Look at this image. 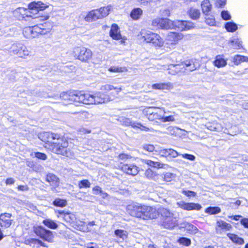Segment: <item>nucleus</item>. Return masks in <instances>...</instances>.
<instances>
[{
  "instance_id": "39",
  "label": "nucleus",
  "mask_w": 248,
  "mask_h": 248,
  "mask_svg": "<svg viewBox=\"0 0 248 248\" xmlns=\"http://www.w3.org/2000/svg\"><path fill=\"white\" fill-rule=\"evenodd\" d=\"M248 62V57L240 55H236L233 58V62L235 65H238L242 62Z\"/></svg>"
},
{
  "instance_id": "46",
  "label": "nucleus",
  "mask_w": 248,
  "mask_h": 248,
  "mask_svg": "<svg viewBox=\"0 0 248 248\" xmlns=\"http://www.w3.org/2000/svg\"><path fill=\"white\" fill-rule=\"evenodd\" d=\"M220 208L218 207H209L206 209L205 212L211 215L217 214L220 213Z\"/></svg>"
},
{
  "instance_id": "60",
  "label": "nucleus",
  "mask_w": 248,
  "mask_h": 248,
  "mask_svg": "<svg viewBox=\"0 0 248 248\" xmlns=\"http://www.w3.org/2000/svg\"><path fill=\"white\" fill-rule=\"evenodd\" d=\"M181 155L185 158L188 159L191 161H194L195 159V156L193 155L185 154H181Z\"/></svg>"
},
{
  "instance_id": "23",
  "label": "nucleus",
  "mask_w": 248,
  "mask_h": 248,
  "mask_svg": "<svg viewBox=\"0 0 248 248\" xmlns=\"http://www.w3.org/2000/svg\"><path fill=\"white\" fill-rule=\"evenodd\" d=\"M177 221L176 218L173 215L162 220V225L166 229H172L177 225Z\"/></svg>"
},
{
  "instance_id": "50",
  "label": "nucleus",
  "mask_w": 248,
  "mask_h": 248,
  "mask_svg": "<svg viewBox=\"0 0 248 248\" xmlns=\"http://www.w3.org/2000/svg\"><path fill=\"white\" fill-rule=\"evenodd\" d=\"M178 242L185 246H189L191 244V240L186 237H181L178 240Z\"/></svg>"
},
{
  "instance_id": "40",
  "label": "nucleus",
  "mask_w": 248,
  "mask_h": 248,
  "mask_svg": "<svg viewBox=\"0 0 248 248\" xmlns=\"http://www.w3.org/2000/svg\"><path fill=\"white\" fill-rule=\"evenodd\" d=\"M111 9L112 6L110 5L98 9L99 11V13H100V16L102 18L107 16L109 14Z\"/></svg>"
},
{
  "instance_id": "27",
  "label": "nucleus",
  "mask_w": 248,
  "mask_h": 248,
  "mask_svg": "<svg viewBox=\"0 0 248 248\" xmlns=\"http://www.w3.org/2000/svg\"><path fill=\"white\" fill-rule=\"evenodd\" d=\"M193 60H187L184 62V71L192 72L196 70L198 67Z\"/></svg>"
},
{
  "instance_id": "56",
  "label": "nucleus",
  "mask_w": 248,
  "mask_h": 248,
  "mask_svg": "<svg viewBox=\"0 0 248 248\" xmlns=\"http://www.w3.org/2000/svg\"><path fill=\"white\" fill-rule=\"evenodd\" d=\"M187 230L189 231L191 233L193 234L196 233L198 231V229L197 227L193 225H189L187 227Z\"/></svg>"
},
{
  "instance_id": "41",
  "label": "nucleus",
  "mask_w": 248,
  "mask_h": 248,
  "mask_svg": "<svg viewBox=\"0 0 248 248\" xmlns=\"http://www.w3.org/2000/svg\"><path fill=\"white\" fill-rule=\"evenodd\" d=\"M43 223L49 228L56 229L58 228V225L54 221L51 219L47 218L43 221Z\"/></svg>"
},
{
  "instance_id": "15",
  "label": "nucleus",
  "mask_w": 248,
  "mask_h": 248,
  "mask_svg": "<svg viewBox=\"0 0 248 248\" xmlns=\"http://www.w3.org/2000/svg\"><path fill=\"white\" fill-rule=\"evenodd\" d=\"M184 35L180 33L170 32L167 37L166 40L171 45H176L178 41L183 38Z\"/></svg>"
},
{
  "instance_id": "42",
  "label": "nucleus",
  "mask_w": 248,
  "mask_h": 248,
  "mask_svg": "<svg viewBox=\"0 0 248 248\" xmlns=\"http://www.w3.org/2000/svg\"><path fill=\"white\" fill-rule=\"evenodd\" d=\"M189 15L193 19H197L200 17L201 13L197 9L191 8L189 11Z\"/></svg>"
},
{
  "instance_id": "22",
  "label": "nucleus",
  "mask_w": 248,
  "mask_h": 248,
  "mask_svg": "<svg viewBox=\"0 0 248 248\" xmlns=\"http://www.w3.org/2000/svg\"><path fill=\"white\" fill-rule=\"evenodd\" d=\"M232 228V225L226 222L220 220L217 222L216 231L218 233H221V231H230Z\"/></svg>"
},
{
  "instance_id": "12",
  "label": "nucleus",
  "mask_w": 248,
  "mask_h": 248,
  "mask_svg": "<svg viewBox=\"0 0 248 248\" xmlns=\"http://www.w3.org/2000/svg\"><path fill=\"white\" fill-rule=\"evenodd\" d=\"M59 98L68 103H77V92H63L61 94Z\"/></svg>"
},
{
  "instance_id": "34",
  "label": "nucleus",
  "mask_w": 248,
  "mask_h": 248,
  "mask_svg": "<svg viewBox=\"0 0 248 248\" xmlns=\"http://www.w3.org/2000/svg\"><path fill=\"white\" fill-rule=\"evenodd\" d=\"M214 65L218 68L225 66L227 62L220 55L216 57V60L214 62Z\"/></svg>"
},
{
  "instance_id": "36",
  "label": "nucleus",
  "mask_w": 248,
  "mask_h": 248,
  "mask_svg": "<svg viewBox=\"0 0 248 248\" xmlns=\"http://www.w3.org/2000/svg\"><path fill=\"white\" fill-rule=\"evenodd\" d=\"M145 176L149 179L156 181L158 179V174L150 169H148L145 172Z\"/></svg>"
},
{
  "instance_id": "62",
  "label": "nucleus",
  "mask_w": 248,
  "mask_h": 248,
  "mask_svg": "<svg viewBox=\"0 0 248 248\" xmlns=\"http://www.w3.org/2000/svg\"><path fill=\"white\" fill-rule=\"evenodd\" d=\"M169 149H162L159 151V154L161 156H169Z\"/></svg>"
},
{
  "instance_id": "57",
  "label": "nucleus",
  "mask_w": 248,
  "mask_h": 248,
  "mask_svg": "<svg viewBox=\"0 0 248 248\" xmlns=\"http://www.w3.org/2000/svg\"><path fill=\"white\" fill-rule=\"evenodd\" d=\"M226 0H216L215 5L217 7L221 8L226 4Z\"/></svg>"
},
{
  "instance_id": "26",
  "label": "nucleus",
  "mask_w": 248,
  "mask_h": 248,
  "mask_svg": "<svg viewBox=\"0 0 248 248\" xmlns=\"http://www.w3.org/2000/svg\"><path fill=\"white\" fill-rule=\"evenodd\" d=\"M152 88L153 89H158V90H170L173 88V85L171 82H167V83H158L154 84L152 85Z\"/></svg>"
},
{
  "instance_id": "14",
  "label": "nucleus",
  "mask_w": 248,
  "mask_h": 248,
  "mask_svg": "<svg viewBox=\"0 0 248 248\" xmlns=\"http://www.w3.org/2000/svg\"><path fill=\"white\" fill-rule=\"evenodd\" d=\"M109 35L113 39L116 40H121L120 42L122 44L124 43L125 39L122 38L117 25L113 24L111 26Z\"/></svg>"
},
{
  "instance_id": "35",
  "label": "nucleus",
  "mask_w": 248,
  "mask_h": 248,
  "mask_svg": "<svg viewBox=\"0 0 248 248\" xmlns=\"http://www.w3.org/2000/svg\"><path fill=\"white\" fill-rule=\"evenodd\" d=\"M23 34L27 38H34L33 27H27L23 29Z\"/></svg>"
},
{
  "instance_id": "55",
  "label": "nucleus",
  "mask_w": 248,
  "mask_h": 248,
  "mask_svg": "<svg viewBox=\"0 0 248 248\" xmlns=\"http://www.w3.org/2000/svg\"><path fill=\"white\" fill-rule=\"evenodd\" d=\"M222 18L225 20L230 19L231 16L227 11H222L221 13Z\"/></svg>"
},
{
  "instance_id": "6",
  "label": "nucleus",
  "mask_w": 248,
  "mask_h": 248,
  "mask_svg": "<svg viewBox=\"0 0 248 248\" xmlns=\"http://www.w3.org/2000/svg\"><path fill=\"white\" fill-rule=\"evenodd\" d=\"M9 52L17 55L20 58H25L31 53L28 47L23 43L17 42L14 43L10 47Z\"/></svg>"
},
{
  "instance_id": "2",
  "label": "nucleus",
  "mask_w": 248,
  "mask_h": 248,
  "mask_svg": "<svg viewBox=\"0 0 248 248\" xmlns=\"http://www.w3.org/2000/svg\"><path fill=\"white\" fill-rule=\"evenodd\" d=\"M152 25L167 30L177 28L182 31L192 30L195 27L194 24L189 21L178 20L171 21L168 18L155 19L152 21Z\"/></svg>"
},
{
  "instance_id": "28",
  "label": "nucleus",
  "mask_w": 248,
  "mask_h": 248,
  "mask_svg": "<svg viewBox=\"0 0 248 248\" xmlns=\"http://www.w3.org/2000/svg\"><path fill=\"white\" fill-rule=\"evenodd\" d=\"M46 180L54 187H58L59 185V178L53 173H48L46 175Z\"/></svg>"
},
{
  "instance_id": "52",
  "label": "nucleus",
  "mask_w": 248,
  "mask_h": 248,
  "mask_svg": "<svg viewBox=\"0 0 248 248\" xmlns=\"http://www.w3.org/2000/svg\"><path fill=\"white\" fill-rule=\"evenodd\" d=\"M175 177V175L172 173L167 172L164 175V180L167 182H170Z\"/></svg>"
},
{
  "instance_id": "43",
  "label": "nucleus",
  "mask_w": 248,
  "mask_h": 248,
  "mask_svg": "<svg viewBox=\"0 0 248 248\" xmlns=\"http://www.w3.org/2000/svg\"><path fill=\"white\" fill-rule=\"evenodd\" d=\"M114 234L116 236H117L123 240H124L127 237V232L126 231L123 230L118 229L115 231Z\"/></svg>"
},
{
  "instance_id": "61",
  "label": "nucleus",
  "mask_w": 248,
  "mask_h": 248,
  "mask_svg": "<svg viewBox=\"0 0 248 248\" xmlns=\"http://www.w3.org/2000/svg\"><path fill=\"white\" fill-rule=\"evenodd\" d=\"M93 194L98 195L101 194L102 192L101 188L99 186H95L93 188Z\"/></svg>"
},
{
  "instance_id": "30",
  "label": "nucleus",
  "mask_w": 248,
  "mask_h": 248,
  "mask_svg": "<svg viewBox=\"0 0 248 248\" xmlns=\"http://www.w3.org/2000/svg\"><path fill=\"white\" fill-rule=\"evenodd\" d=\"M158 213L160 215L162 220L174 215L173 213L171 212L169 209L163 207L158 209Z\"/></svg>"
},
{
  "instance_id": "7",
  "label": "nucleus",
  "mask_w": 248,
  "mask_h": 248,
  "mask_svg": "<svg viewBox=\"0 0 248 248\" xmlns=\"http://www.w3.org/2000/svg\"><path fill=\"white\" fill-rule=\"evenodd\" d=\"M34 233L44 240L49 243H52L54 237L52 232L46 229L42 226H37L33 227Z\"/></svg>"
},
{
  "instance_id": "8",
  "label": "nucleus",
  "mask_w": 248,
  "mask_h": 248,
  "mask_svg": "<svg viewBox=\"0 0 248 248\" xmlns=\"http://www.w3.org/2000/svg\"><path fill=\"white\" fill-rule=\"evenodd\" d=\"M139 212L140 213V216L137 217L143 219H154L157 217L158 213L155 208L150 206L140 205Z\"/></svg>"
},
{
  "instance_id": "1",
  "label": "nucleus",
  "mask_w": 248,
  "mask_h": 248,
  "mask_svg": "<svg viewBox=\"0 0 248 248\" xmlns=\"http://www.w3.org/2000/svg\"><path fill=\"white\" fill-rule=\"evenodd\" d=\"M39 138L46 142V147L49 149L53 153L67 156L70 155L67 141L60 135L44 132L40 133Z\"/></svg>"
},
{
  "instance_id": "18",
  "label": "nucleus",
  "mask_w": 248,
  "mask_h": 248,
  "mask_svg": "<svg viewBox=\"0 0 248 248\" xmlns=\"http://www.w3.org/2000/svg\"><path fill=\"white\" fill-rule=\"evenodd\" d=\"M100 90H101L103 92H104L105 93H108L112 90H114V93L113 95H112V97L108 95L112 99V100L114 99V98L116 97V95H118L119 93L121 92V91L122 90L121 87H114V86L109 84H106L103 85L100 87Z\"/></svg>"
},
{
  "instance_id": "51",
  "label": "nucleus",
  "mask_w": 248,
  "mask_h": 248,
  "mask_svg": "<svg viewBox=\"0 0 248 248\" xmlns=\"http://www.w3.org/2000/svg\"><path fill=\"white\" fill-rule=\"evenodd\" d=\"M206 23L211 26H214L216 25V20L214 16H211L205 17Z\"/></svg>"
},
{
  "instance_id": "13",
  "label": "nucleus",
  "mask_w": 248,
  "mask_h": 248,
  "mask_svg": "<svg viewBox=\"0 0 248 248\" xmlns=\"http://www.w3.org/2000/svg\"><path fill=\"white\" fill-rule=\"evenodd\" d=\"M178 206L182 209L186 210H200L202 208V206L199 203L193 202H185L183 201H180L177 202Z\"/></svg>"
},
{
  "instance_id": "53",
  "label": "nucleus",
  "mask_w": 248,
  "mask_h": 248,
  "mask_svg": "<svg viewBox=\"0 0 248 248\" xmlns=\"http://www.w3.org/2000/svg\"><path fill=\"white\" fill-rule=\"evenodd\" d=\"M161 120L163 122H173L175 121V118L172 115L165 117L164 114H162V118H161Z\"/></svg>"
},
{
  "instance_id": "54",
  "label": "nucleus",
  "mask_w": 248,
  "mask_h": 248,
  "mask_svg": "<svg viewBox=\"0 0 248 248\" xmlns=\"http://www.w3.org/2000/svg\"><path fill=\"white\" fill-rule=\"evenodd\" d=\"M142 148L144 150L149 152H152L155 150V147L152 144H144Z\"/></svg>"
},
{
  "instance_id": "5",
  "label": "nucleus",
  "mask_w": 248,
  "mask_h": 248,
  "mask_svg": "<svg viewBox=\"0 0 248 248\" xmlns=\"http://www.w3.org/2000/svg\"><path fill=\"white\" fill-rule=\"evenodd\" d=\"M72 54L82 62H88L92 58V50L84 46H76L73 48Z\"/></svg>"
},
{
  "instance_id": "25",
  "label": "nucleus",
  "mask_w": 248,
  "mask_h": 248,
  "mask_svg": "<svg viewBox=\"0 0 248 248\" xmlns=\"http://www.w3.org/2000/svg\"><path fill=\"white\" fill-rule=\"evenodd\" d=\"M140 206L139 204H129L126 207V211L131 216L137 217V216H140V213L139 212Z\"/></svg>"
},
{
  "instance_id": "48",
  "label": "nucleus",
  "mask_w": 248,
  "mask_h": 248,
  "mask_svg": "<svg viewBox=\"0 0 248 248\" xmlns=\"http://www.w3.org/2000/svg\"><path fill=\"white\" fill-rule=\"evenodd\" d=\"M53 204L56 206L63 207L66 205L67 202L64 200L58 198L54 201Z\"/></svg>"
},
{
  "instance_id": "19",
  "label": "nucleus",
  "mask_w": 248,
  "mask_h": 248,
  "mask_svg": "<svg viewBox=\"0 0 248 248\" xmlns=\"http://www.w3.org/2000/svg\"><path fill=\"white\" fill-rule=\"evenodd\" d=\"M122 170L126 173L136 175L139 172V168L134 164H124L122 166Z\"/></svg>"
},
{
  "instance_id": "20",
  "label": "nucleus",
  "mask_w": 248,
  "mask_h": 248,
  "mask_svg": "<svg viewBox=\"0 0 248 248\" xmlns=\"http://www.w3.org/2000/svg\"><path fill=\"white\" fill-rule=\"evenodd\" d=\"M11 214L9 213H3L0 215V225L1 227L8 228L12 223L11 219Z\"/></svg>"
},
{
  "instance_id": "58",
  "label": "nucleus",
  "mask_w": 248,
  "mask_h": 248,
  "mask_svg": "<svg viewBox=\"0 0 248 248\" xmlns=\"http://www.w3.org/2000/svg\"><path fill=\"white\" fill-rule=\"evenodd\" d=\"M179 155H181V154H179L177 151L172 149H169V156H171L172 157H176Z\"/></svg>"
},
{
  "instance_id": "63",
  "label": "nucleus",
  "mask_w": 248,
  "mask_h": 248,
  "mask_svg": "<svg viewBox=\"0 0 248 248\" xmlns=\"http://www.w3.org/2000/svg\"><path fill=\"white\" fill-rule=\"evenodd\" d=\"M241 223L243 225L245 228H248V218H243L241 220Z\"/></svg>"
},
{
  "instance_id": "45",
  "label": "nucleus",
  "mask_w": 248,
  "mask_h": 248,
  "mask_svg": "<svg viewBox=\"0 0 248 248\" xmlns=\"http://www.w3.org/2000/svg\"><path fill=\"white\" fill-rule=\"evenodd\" d=\"M33 30L34 32V35L35 37L37 36L38 34H46L47 31L44 28H42L39 26H34L33 27Z\"/></svg>"
},
{
  "instance_id": "11",
  "label": "nucleus",
  "mask_w": 248,
  "mask_h": 248,
  "mask_svg": "<svg viewBox=\"0 0 248 248\" xmlns=\"http://www.w3.org/2000/svg\"><path fill=\"white\" fill-rule=\"evenodd\" d=\"M48 6L49 5L47 3H43L40 1H33L29 4V8L31 9V11L33 12L32 14L33 16V18L37 17V16H35V15L39 11L44 10L48 7Z\"/></svg>"
},
{
  "instance_id": "4",
  "label": "nucleus",
  "mask_w": 248,
  "mask_h": 248,
  "mask_svg": "<svg viewBox=\"0 0 248 248\" xmlns=\"http://www.w3.org/2000/svg\"><path fill=\"white\" fill-rule=\"evenodd\" d=\"M139 38L145 42L150 43L156 48L162 47L164 44V40L161 36L156 33L150 31L142 30L139 35Z\"/></svg>"
},
{
  "instance_id": "16",
  "label": "nucleus",
  "mask_w": 248,
  "mask_h": 248,
  "mask_svg": "<svg viewBox=\"0 0 248 248\" xmlns=\"http://www.w3.org/2000/svg\"><path fill=\"white\" fill-rule=\"evenodd\" d=\"M122 121L123 124L126 126L131 125L133 128H139L141 130L146 131H152L153 130V129L148 128L145 126L142 125L140 123L135 122L132 123L130 119L128 118H122Z\"/></svg>"
},
{
  "instance_id": "37",
  "label": "nucleus",
  "mask_w": 248,
  "mask_h": 248,
  "mask_svg": "<svg viewBox=\"0 0 248 248\" xmlns=\"http://www.w3.org/2000/svg\"><path fill=\"white\" fill-rule=\"evenodd\" d=\"M227 236L234 243L242 245L244 243V240L243 238L239 237L235 234L229 233L227 234Z\"/></svg>"
},
{
  "instance_id": "49",
  "label": "nucleus",
  "mask_w": 248,
  "mask_h": 248,
  "mask_svg": "<svg viewBox=\"0 0 248 248\" xmlns=\"http://www.w3.org/2000/svg\"><path fill=\"white\" fill-rule=\"evenodd\" d=\"M78 186L80 189L83 187L89 188L91 186V183L89 180L85 179L79 181L78 184Z\"/></svg>"
},
{
  "instance_id": "17",
  "label": "nucleus",
  "mask_w": 248,
  "mask_h": 248,
  "mask_svg": "<svg viewBox=\"0 0 248 248\" xmlns=\"http://www.w3.org/2000/svg\"><path fill=\"white\" fill-rule=\"evenodd\" d=\"M152 108L157 109V110L155 112H150L147 114V117L150 121H154L156 120H161L162 118V114L165 113L164 108H159L155 107H152Z\"/></svg>"
},
{
  "instance_id": "29",
  "label": "nucleus",
  "mask_w": 248,
  "mask_h": 248,
  "mask_svg": "<svg viewBox=\"0 0 248 248\" xmlns=\"http://www.w3.org/2000/svg\"><path fill=\"white\" fill-rule=\"evenodd\" d=\"M201 7L202 11V13L208 16L209 13L212 9V5L209 0H203L201 4Z\"/></svg>"
},
{
  "instance_id": "9",
  "label": "nucleus",
  "mask_w": 248,
  "mask_h": 248,
  "mask_svg": "<svg viewBox=\"0 0 248 248\" xmlns=\"http://www.w3.org/2000/svg\"><path fill=\"white\" fill-rule=\"evenodd\" d=\"M58 213L59 214V215L58 216V217L62 218L75 228L79 230L81 229V227L79 226L80 224L78 225V222L76 220V216L74 214L68 212L65 213L64 211H58ZM80 223H81V226L85 224L84 222L80 221Z\"/></svg>"
},
{
  "instance_id": "10",
  "label": "nucleus",
  "mask_w": 248,
  "mask_h": 248,
  "mask_svg": "<svg viewBox=\"0 0 248 248\" xmlns=\"http://www.w3.org/2000/svg\"><path fill=\"white\" fill-rule=\"evenodd\" d=\"M32 13H33V12L31 11L30 8L27 9L23 7H19L14 11L15 16L19 20L25 19L26 17H31L33 18V16Z\"/></svg>"
},
{
  "instance_id": "21",
  "label": "nucleus",
  "mask_w": 248,
  "mask_h": 248,
  "mask_svg": "<svg viewBox=\"0 0 248 248\" xmlns=\"http://www.w3.org/2000/svg\"><path fill=\"white\" fill-rule=\"evenodd\" d=\"M101 18L100 13L98 9L90 11L84 17L85 20L87 22H92Z\"/></svg>"
},
{
  "instance_id": "64",
  "label": "nucleus",
  "mask_w": 248,
  "mask_h": 248,
  "mask_svg": "<svg viewBox=\"0 0 248 248\" xmlns=\"http://www.w3.org/2000/svg\"><path fill=\"white\" fill-rule=\"evenodd\" d=\"M119 158L121 160L128 159L130 158V156L126 154H122L119 155Z\"/></svg>"
},
{
  "instance_id": "24",
  "label": "nucleus",
  "mask_w": 248,
  "mask_h": 248,
  "mask_svg": "<svg viewBox=\"0 0 248 248\" xmlns=\"http://www.w3.org/2000/svg\"><path fill=\"white\" fill-rule=\"evenodd\" d=\"M184 67V62L180 64H170L169 65L168 70L170 74L175 75L180 72H185Z\"/></svg>"
},
{
  "instance_id": "44",
  "label": "nucleus",
  "mask_w": 248,
  "mask_h": 248,
  "mask_svg": "<svg viewBox=\"0 0 248 248\" xmlns=\"http://www.w3.org/2000/svg\"><path fill=\"white\" fill-rule=\"evenodd\" d=\"M225 28L228 31L234 32L237 29V26L233 22H228L225 24Z\"/></svg>"
},
{
  "instance_id": "32",
  "label": "nucleus",
  "mask_w": 248,
  "mask_h": 248,
  "mask_svg": "<svg viewBox=\"0 0 248 248\" xmlns=\"http://www.w3.org/2000/svg\"><path fill=\"white\" fill-rule=\"evenodd\" d=\"M142 161L143 163L148 165L149 166L156 169H160L163 167V164L159 162L153 161L149 159H143Z\"/></svg>"
},
{
  "instance_id": "31",
  "label": "nucleus",
  "mask_w": 248,
  "mask_h": 248,
  "mask_svg": "<svg viewBox=\"0 0 248 248\" xmlns=\"http://www.w3.org/2000/svg\"><path fill=\"white\" fill-rule=\"evenodd\" d=\"M207 129L211 131H215L217 132L222 131L223 127L220 124L217 123H208L205 125Z\"/></svg>"
},
{
  "instance_id": "33",
  "label": "nucleus",
  "mask_w": 248,
  "mask_h": 248,
  "mask_svg": "<svg viewBox=\"0 0 248 248\" xmlns=\"http://www.w3.org/2000/svg\"><path fill=\"white\" fill-rule=\"evenodd\" d=\"M142 13V10L140 8H134L131 12L130 16L133 19L136 20L140 17Z\"/></svg>"
},
{
  "instance_id": "47",
  "label": "nucleus",
  "mask_w": 248,
  "mask_h": 248,
  "mask_svg": "<svg viewBox=\"0 0 248 248\" xmlns=\"http://www.w3.org/2000/svg\"><path fill=\"white\" fill-rule=\"evenodd\" d=\"M110 72L115 73H122L127 71V69L124 67L112 66L108 70Z\"/></svg>"
},
{
  "instance_id": "38",
  "label": "nucleus",
  "mask_w": 248,
  "mask_h": 248,
  "mask_svg": "<svg viewBox=\"0 0 248 248\" xmlns=\"http://www.w3.org/2000/svg\"><path fill=\"white\" fill-rule=\"evenodd\" d=\"M230 46L234 49H238L242 47V42L237 38H233L230 41Z\"/></svg>"
},
{
  "instance_id": "3",
  "label": "nucleus",
  "mask_w": 248,
  "mask_h": 248,
  "mask_svg": "<svg viewBox=\"0 0 248 248\" xmlns=\"http://www.w3.org/2000/svg\"><path fill=\"white\" fill-rule=\"evenodd\" d=\"M112 100L108 95L103 94L99 92L95 93L94 94L77 92V103L85 104H99L107 103Z\"/></svg>"
},
{
  "instance_id": "59",
  "label": "nucleus",
  "mask_w": 248,
  "mask_h": 248,
  "mask_svg": "<svg viewBox=\"0 0 248 248\" xmlns=\"http://www.w3.org/2000/svg\"><path fill=\"white\" fill-rule=\"evenodd\" d=\"M35 156L38 159L42 160H46L47 158L46 154L40 152H37L35 153Z\"/></svg>"
}]
</instances>
